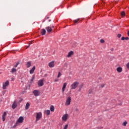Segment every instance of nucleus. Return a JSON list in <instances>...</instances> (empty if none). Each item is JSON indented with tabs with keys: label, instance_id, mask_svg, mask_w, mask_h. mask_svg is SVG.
<instances>
[{
	"label": "nucleus",
	"instance_id": "1",
	"mask_svg": "<svg viewBox=\"0 0 129 129\" xmlns=\"http://www.w3.org/2000/svg\"><path fill=\"white\" fill-rule=\"evenodd\" d=\"M78 85H79V82H75L71 85V89H76L78 87Z\"/></svg>",
	"mask_w": 129,
	"mask_h": 129
},
{
	"label": "nucleus",
	"instance_id": "2",
	"mask_svg": "<svg viewBox=\"0 0 129 129\" xmlns=\"http://www.w3.org/2000/svg\"><path fill=\"white\" fill-rule=\"evenodd\" d=\"M42 118V112H38L36 113V120L35 121L37 122V121H39Z\"/></svg>",
	"mask_w": 129,
	"mask_h": 129
},
{
	"label": "nucleus",
	"instance_id": "3",
	"mask_svg": "<svg viewBox=\"0 0 129 129\" xmlns=\"http://www.w3.org/2000/svg\"><path fill=\"white\" fill-rule=\"evenodd\" d=\"M71 103V97H68L65 102V105L66 106H68V105H70Z\"/></svg>",
	"mask_w": 129,
	"mask_h": 129
},
{
	"label": "nucleus",
	"instance_id": "4",
	"mask_svg": "<svg viewBox=\"0 0 129 129\" xmlns=\"http://www.w3.org/2000/svg\"><path fill=\"white\" fill-rule=\"evenodd\" d=\"M10 84V82L9 81H6L5 83H3V89H7V86H9V85Z\"/></svg>",
	"mask_w": 129,
	"mask_h": 129
},
{
	"label": "nucleus",
	"instance_id": "5",
	"mask_svg": "<svg viewBox=\"0 0 129 129\" xmlns=\"http://www.w3.org/2000/svg\"><path fill=\"white\" fill-rule=\"evenodd\" d=\"M68 114H65L63 115L61 117L62 120H63V121H67V119H68Z\"/></svg>",
	"mask_w": 129,
	"mask_h": 129
},
{
	"label": "nucleus",
	"instance_id": "6",
	"mask_svg": "<svg viewBox=\"0 0 129 129\" xmlns=\"http://www.w3.org/2000/svg\"><path fill=\"white\" fill-rule=\"evenodd\" d=\"M33 93L34 94L35 96H39V95H40V91L37 90H34Z\"/></svg>",
	"mask_w": 129,
	"mask_h": 129
},
{
	"label": "nucleus",
	"instance_id": "7",
	"mask_svg": "<svg viewBox=\"0 0 129 129\" xmlns=\"http://www.w3.org/2000/svg\"><path fill=\"white\" fill-rule=\"evenodd\" d=\"M38 86H43L44 85V80H40L38 82Z\"/></svg>",
	"mask_w": 129,
	"mask_h": 129
},
{
	"label": "nucleus",
	"instance_id": "8",
	"mask_svg": "<svg viewBox=\"0 0 129 129\" xmlns=\"http://www.w3.org/2000/svg\"><path fill=\"white\" fill-rule=\"evenodd\" d=\"M67 86V83H63L62 88L61 89V91H62V93H63L65 91V89H66Z\"/></svg>",
	"mask_w": 129,
	"mask_h": 129
},
{
	"label": "nucleus",
	"instance_id": "9",
	"mask_svg": "<svg viewBox=\"0 0 129 129\" xmlns=\"http://www.w3.org/2000/svg\"><path fill=\"white\" fill-rule=\"evenodd\" d=\"M54 63H55V62L54 61H52L49 62V63H48L49 67H50V68H53V67H54Z\"/></svg>",
	"mask_w": 129,
	"mask_h": 129
},
{
	"label": "nucleus",
	"instance_id": "10",
	"mask_svg": "<svg viewBox=\"0 0 129 129\" xmlns=\"http://www.w3.org/2000/svg\"><path fill=\"white\" fill-rule=\"evenodd\" d=\"M36 69V67L34 66L29 71L30 74H33L35 70Z\"/></svg>",
	"mask_w": 129,
	"mask_h": 129
},
{
	"label": "nucleus",
	"instance_id": "11",
	"mask_svg": "<svg viewBox=\"0 0 129 129\" xmlns=\"http://www.w3.org/2000/svg\"><path fill=\"white\" fill-rule=\"evenodd\" d=\"M73 54H74V52L71 50L68 53V54L67 55V57H68V58H70V57H71V56H72Z\"/></svg>",
	"mask_w": 129,
	"mask_h": 129
},
{
	"label": "nucleus",
	"instance_id": "12",
	"mask_svg": "<svg viewBox=\"0 0 129 129\" xmlns=\"http://www.w3.org/2000/svg\"><path fill=\"white\" fill-rule=\"evenodd\" d=\"M46 30L48 33H51V32H52V28L50 26L46 27Z\"/></svg>",
	"mask_w": 129,
	"mask_h": 129
},
{
	"label": "nucleus",
	"instance_id": "13",
	"mask_svg": "<svg viewBox=\"0 0 129 129\" xmlns=\"http://www.w3.org/2000/svg\"><path fill=\"white\" fill-rule=\"evenodd\" d=\"M17 101H14L13 104L12 105V108L13 109H15L16 107H17Z\"/></svg>",
	"mask_w": 129,
	"mask_h": 129
},
{
	"label": "nucleus",
	"instance_id": "14",
	"mask_svg": "<svg viewBox=\"0 0 129 129\" xmlns=\"http://www.w3.org/2000/svg\"><path fill=\"white\" fill-rule=\"evenodd\" d=\"M23 120H24V117H20L18 120V122H19L20 123H22Z\"/></svg>",
	"mask_w": 129,
	"mask_h": 129
},
{
	"label": "nucleus",
	"instance_id": "15",
	"mask_svg": "<svg viewBox=\"0 0 129 129\" xmlns=\"http://www.w3.org/2000/svg\"><path fill=\"white\" fill-rule=\"evenodd\" d=\"M6 115H7V112H4L3 115H2V119L3 121H5V120H6Z\"/></svg>",
	"mask_w": 129,
	"mask_h": 129
},
{
	"label": "nucleus",
	"instance_id": "16",
	"mask_svg": "<svg viewBox=\"0 0 129 129\" xmlns=\"http://www.w3.org/2000/svg\"><path fill=\"white\" fill-rule=\"evenodd\" d=\"M32 66V63L31 61H28L26 63V67L27 68H30Z\"/></svg>",
	"mask_w": 129,
	"mask_h": 129
},
{
	"label": "nucleus",
	"instance_id": "17",
	"mask_svg": "<svg viewBox=\"0 0 129 129\" xmlns=\"http://www.w3.org/2000/svg\"><path fill=\"white\" fill-rule=\"evenodd\" d=\"M41 34L42 36H44V35H45L46 34V30H45V29H42L41 30Z\"/></svg>",
	"mask_w": 129,
	"mask_h": 129
},
{
	"label": "nucleus",
	"instance_id": "18",
	"mask_svg": "<svg viewBox=\"0 0 129 129\" xmlns=\"http://www.w3.org/2000/svg\"><path fill=\"white\" fill-rule=\"evenodd\" d=\"M116 70L118 72V73H121V72H122V68L120 67L117 68Z\"/></svg>",
	"mask_w": 129,
	"mask_h": 129
},
{
	"label": "nucleus",
	"instance_id": "19",
	"mask_svg": "<svg viewBox=\"0 0 129 129\" xmlns=\"http://www.w3.org/2000/svg\"><path fill=\"white\" fill-rule=\"evenodd\" d=\"M45 114H46V115H50V110H46L44 111Z\"/></svg>",
	"mask_w": 129,
	"mask_h": 129
},
{
	"label": "nucleus",
	"instance_id": "20",
	"mask_svg": "<svg viewBox=\"0 0 129 129\" xmlns=\"http://www.w3.org/2000/svg\"><path fill=\"white\" fill-rule=\"evenodd\" d=\"M55 110V107H54V106L51 105L50 107V110L52 112L54 111V110Z\"/></svg>",
	"mask_w": 129,
	"mask_h": 129
},
{
	"label": "nucleus",
	"instance_id": "21",
	"mask_svg": "<svg viewBox=\"0 0 129 129\" xmlns=\"http://www.w3.org/2000/svg\"><path fill=\"white\" fill-rule=\"evenodd\" d=\"M29 107H30V104L27 102L25 106V109H26V110L29 109Z\"/></svg>",
	"mask_w": 129,
	"mask_h": 129
},
{
	"label": "nucleus",
	"instance_id": "22",
	"mask_svg": "<svg viewBox=\"0 0 129 129\" xmlns=\"http://www.w3.org/2000/svg\"><path fill=\"white\" fill-rule=\"evenodd\" d=\"M93 93V89H90L89 90V94H91Z\"/></svg>",
	"mask_w": 129,
	"mask_h": 129
},
{
	"label": "nucleus",
	"instance_id": "23",
	"mask_svg": "<svg viewBox=\"0 0 129 129\" xmlns=\"http://www.w3.org/2000/svg\"><path fill=\"white\" fill-rule=\"evenodd\" d=\"M79 20H80V19H79V18H78V19H77V20H75L74 21V24H78V21H79Z\"/></svg>",
	"mask_w": 129,
	"mask_h": 129
},
{
	"label": "nucleus",
	"instance_id": "24",
	"mask_svg": "<svg viewBox=\"0 0 129 129\" xmlns=\"http://www.w3.org/2000/svg\"><path fill=\"white\" fill-rule=\"evenodd\" d=\"M61 75H62V74H61V72H59L57 75V78H60V77H61Z\"/></svg>",
	"mask_w": 129,
	"mask_h": 129
},
{
	"label": "nucleus",
	"instance_id": "25",
	"mask_svg": "<svg viewBox=\"0 0 129 129\" xmlns=\"http://www.w3.org/2000/svg\"><path fill=\"white\" fill-rule=\"evenodd\" d=\"M16 71H17V70L15 68H13L12 70V73H15V72H16Z\"/></svg>",
	"mask_w": 129,
	"mask_h": 129
},
{
	"label": "nucleus",
	"instance_id": "26",
	"mask_svg": "<svg viewBox=\"0 0 129 129\" xmlns=\"http://www.w3.org/2000/svg\"><path fill=\"white\" fill-rule=\"evenodd\" d=\"M34 79H35V75H33V76H32V78L31 80V82H33V81H34Z\"/></svg>",
	"mask_w": 129,
	"mask_h": 129
},
{
	"label": "nucleus",
	"instance_id": "27",
	"mask_svg": "<svg viewBox=\"0 0 129 129\" xmlns=\"http://www.w3.org/2000/svg\"><path fill=\"white\" fill-rule=\"evenodd\" d=\"M121 16H122V17H124V16H125V13H124V12H122L121 13Z\"/></svg>",
	"mask_w": 129,
	"mask_h": 129
},
{
	"label": "nucleus",
	"instance_id": "28",
	"mask_svg": "<svg viewBox=\"0 0 129 129\" xmlns=\"http://www.w3.org/2000/svg\"><path fill=\"white\" fill-rule=\"evenodd\" d=\"M104 86H105V84H102L101 85H100V88H103V87H104Z\"/></svg>",
	"mask_w": 129,
	"mask_h": 129
},
{
	"label": "nucleus",
	"instance_id": "29",
	"mask_svg": "<svg viewBox=\"0 0 129 129\" xmlns=\"http://www.w3.org/2000/svg\"><path fill=\"white\" fill-rule=\"evenodd\" d=\"M127 124V121H124V122H123V125L124 126H126Z\"/></svg>",
	"mask_w": 129,
	"mask_h": 129
},
{
	"label": "nucleus",
	"instance_id": "30",
	"mask_svg": "<svg viewBox=\"0 0 129 129\" xmlns=\"http://www.w3.org/2000/svg\"><path fill=\"white\" fill-rule=\"evenodd\" d=\"M68 124H66L63 129H68Z\"/></svg>",
	"mask_w": 129,
	"mask_h": 129
},
{
	"label": "nucleus",
	"instance_id": "31",
	"mask_svg": "<svg viewBox=\"0 0 129 129\" xmlns=\"http://www.w3.org/2000/svg\"><path fill=\"white\" fill-rule=\"evenodd\" d=\"M126 67L127 69H128V70H129V62L126 63Z\"/></svg>",
	"mask_w": 129,
	"mask_h": 129
},
{
	"label": "nucleus",
	"instance_id": "32",
	"mask_svg": "<svg viewBox=\"0 0 129 129\" xmlns=\"http://www.w3.org/2000/svg\"><path fill=\"white\" fill-rule=\"evenodd\" d=\"M68 66V63H67V62H66L64 64V67H67Z\"/></svg>",
	"mask_w": 129,
	"mask_h": 129
},
{
	"label": "nucleus",
	"instance_id": "33",
	"mask_svg": "<svg viewBox=\"0 0 129 129\" xmlns=\"http://www.w3.org/2000/svg\"><path fill=\"white\" fill-rule=\"evenodd\" d=\"M100 43H104V40H103V39H101V40H100Z\"/></svg>",
	"mask_w": 129,
	"mask_h": 129
},
{
	"label": "nucleus",
	"instance_id": "34",
	"mask_svg": "<svg viewBox=\"0 0 129 129\" xmlns=\"http://www.w3.org/2000/svg\"><path fill=\"white\" fill-rule=\"evenodd\" d=\"M19 64H20V62H17L15 66V67H18V65H19Z\"/></svg>",
	"mask_w": 129,
	"mask_h": 129
},
{
	"label": "nucleus",
	"instance_id": "35",
	"mask_svg": "<svg viewBox=\"0 0 129 129\" xmlns=\"http://www.w3.org/2000/svg\"><path fill=\"white\" fill-rule=\"evenodd\" d=\"M79 110L78 109V108H77V107H76L75 109V111H78Z\"/></svg>",
	"mask_w": 129,
	"mask_h": 129
},
{
	"label": "nucleus",
	"instance_id": "36",
	"mask_svg": "<svg viewBox=\"0 0 129 129\" xmlns=\"http://www.w3.org/2000/svg\"><path fill=\"white\" fill-rule=\"evenodd\" d=\"M117 37H118V38H120V37H121V34H118L117 35Z\"/></svg>",
	"mask_w": 129,
	"mask_h": 129
},
{
	"label": "nucleus",
	"instance_id": "37",
	"mask_svg": "<svg viewBox=\"0 0 129 129\" xmlns=\"http://www.w3.org/2000/svg\"><path fill=\"white\" fill-rule=\"evenodd\" d=\"M121 40L122 41H123L124 40H125V37H122L121 38Z\"/></svg>",
	"mask_w": 129,
	"mask_h": 129
},
{
	"label": "nucleus",
	"instance_id": "38",
	"mask_svg": "<svg viewBox=\"0 0 129 129\" xmlns=\"http://www.w3.org/2000/svg\"><path fill=\"white\" fill-rule=\"evenodd\" d=\"M23 101V99H21L20 100H19V102H22Z\"/></svg>",
	"mask_w": 129,
	"mask_h": 129
},
{
	"label": "nucleus",
	"instance_id": "39",
	"mask_svg": "<svg viewBox=\"0 0 129 129\" xmlns=\"http://www.w3.org/2000/svg\"><path fill=\"white\" fill-rule=\"evenodd\" d=\"M129 38L128 37H125V40H128Z\"/></svg>",
	"mask_w": 129,
	"mask_h": 129
},
{
	"label": "nucleus",
	"instance_id": "40",
	"mask_svg": "<svg viewBox=\"0 0 129 129\" xmlns=\"http://www.w3.org/2000/svg\"><path fill=\"white\" fill-rule=\"evenodd\" d=\"M31 44H29V45L28 46H27V47H26V49H28V48H29V47H30V45Z\"/></svg>",
	"mask_w": 129,
	"mask_h": 129
},
{
	"label": "nucleus",
	"instance_id": "41",
	"mask_svg": "<svg viewBox=\"0 0 129 129\" xmlns=\"http://www.w3.org/2000/svg\"><path fill=\"white\" fill-rule=\"evenodd\" d=\"M57 81H58V79H55V80H54V82H57Z\"/></svg>",
	"mask_w": 129,
	"mask_h": 129
},
{
	"label": "nucleus",
	"instance_id": "42",
	"mask_svg": "<svg viewBox=\"0 0 129 129\" xmlns=\"http://www.w3.org/2000/svg\"><path fill=\"white\" fill-rule=\"evenodd\" d=\"M82 86H83V85L81 86V88H82Z\"/></svg>",
	"mask_w": 129,
	"mask_h": 129
},
{
	"label": "nucleus",
	"instance_id": "43",
	"mask_svg": "<svg viewBox=\"0 0 129 129\" xmlns=\"http://www.w3.org/2000/svg\"><path fill=\"white\" fill-rule=\"evenodd\" d=\"M49 22H51V20H49Z\"/></svg>",
	"mask_w": 129,
	"mask_h": 129
},
{
	"label": "nucleus",
	"instance_id": "44",
	"mask_svg": "<svg viewBox=\"0 0 129 129\" xmlns=\"http://www.w3.org/2000/svg\"><path fill=\"white\" fill-rule=\"evenodd\" d=\"M52 28H54V26H52Z\"/></svg>",
	"mask_w": 129,
	"mask_h": 129
}]
</instances>
